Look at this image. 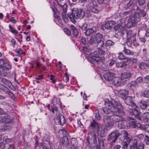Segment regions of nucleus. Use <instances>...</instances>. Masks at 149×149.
Listing matches in <instances>:
<instances>
[{"label":"nucleus","instance_id":"69168bd1","mask_svg":"<svg viewBox=\"0 0 149 149\" xmlns=\"http://www.w3.org/2000/svg\"><path fill=\"white\" fill-rule=\"evenodd\" d=\"M144 95V96L146 97H149V91H145Z\"/></svg>","mask_w":149,"mask_h":149},{"label":"nucleus","instance_id":"bb28decb","mask_svg":"<svg viewBox=\"0 0 149 149\" xmlns=\"http://www.w3.org/2000/svg\"><path fill=\"white\" fill-rule=\"evenodd\" d=\"M6 66H8L6 68L7 69L11 68L10 66L8 63H5L3 60L2 59H0V67H6Z\"/></svg>","mask_w":149,"mask_h":149},{"label":"nucleus","instance_id":"a18cd8bd","mask_svg":"<svg viewBox=\"0 0 149 149\" xmlns=\"http://www.w3.org/2000/svg\"><path fill=\"white\" fill-rule=\"evenodd\" d=\"M8 88L2 84H0V90L3 91L4 92H6Z\"/></svg>","mask_w":149,"mask_h":149},{"label":"nucleus","instance_id":"6e6d98bb","mask_svg":"<svg viewBox=\"0 0 149 149\" xmlns=\"http://www.w3.org/2000/svg\"><path fill=\"white\" fill-rule=\"evenodd\" d=\"M143 81V78L142 77H140L137 78L136 81H135L136 82L140 83L142 82Z\"/></svg>","mask_w":149,"mask_h":149},{"label":"nucleus","instance_id":"473e14b6","mask_svg":"<svg viewBox=\"0 0 149 149\" xmlns=\"http://www.w3.org/2000/svg\"><path fill=\"white\" fill-rule=\"evenodd\" d=\"M108 104V107H103L102 109L103 111L106 114H109L111 112V109H109L110 107V105H109V102Z\"/></svg>","mask_w":149,"mask_h":149},{"label":"nucleus","instance_id":"bf43d9fd","mask_svg":"<svg viewBox=\"0 0 149 149\" xmlns=\"http://www.w3.org/2000/svg\"><path fill=\"white\" fill-rule=\"evenodd\" d=\"M85 13L86 17H89L91 16V15L90 13V12L88 10H86Z\"/></svg>","mask_w":149,"mask_h":149},{"label":"nucleus","instance_id":"b1692460","mask_svg":"<svg viewBox=\"0 0 149 149\" xmlns=\"http://www.w3.org/2000/svg\"><path fill=\"white\" fill-rule=\"evenodd\" d=\"M132 75L131 73L128 72H125L122 73L121 77L122 79H127L130 78Z\"/></svg>","mask_w":149,"mask_h":149},{"label":"nucleus","instance_id":"412c9836","mask_svg":"<svg viewBox=\"0 0 149 149\" xmlns=\"http://www.w3.org/2000/svg\"><path fill=\"white\" fill-rule=\"evenodd\" d=\"M126 120H125L124 118L122 119V120H120V122H119L118 125V128L123 129L126 127Z\"/></svg>","mask_w":149,"mask_h":149},{"label":"nucleus","instance_id":"e433bc0d","mask_svg":"<svg viewBox=\"0 0 149 149\" xmlns=\"http://www.w3.org/2000/svg\"><path fill=\"white\" fill-rule=\"evenodd\" d=\"M111 103H112V104L114 105V106H116V107L117 106H119L120 105V106L121 108H122V109L123 110L124 109V107L122 106L121 104H120V103L117 102L116 101H115L114 100H113L112 101H111Z\"/></svg>","mask_w":149,"mask_h":149},{"label":"nucleus","instance_id":"ea45409f","mask_svg":"<svg viewBox=\"0 0 149 149\" xmlns=\"http://www.w3.org/2000/svg\"><path fill=\"white\" fill-rule=\"evenodd\" d=\"M137 2L138 5L139 6H143V7L145 8V6H144L146 2V0H137Z\"/></svg>","mask_w":149,"mask_h":149},{"label":"nucleus","instance_id":"dca6fc26","mask_svg":"<svg viewBox=\"0 0 149 149\" xmlns=\"http://www.w3.org/2000/svg\"><path fill=\"white\" fill-rule=\"evenodd\" d=\"M115 24L116 23L113 21H108L105 23L104 26L105 29H110L114 26Z\"/></svg>","mask_w":149,"mask_h":149},{"label":"nucleus","instance_id":"3c124183","mask_svg":"<svg viewBox=\"0 0 149 149\" xmlns=\"http://www.w3.org/2000/svg\"><path fill=\"white\" fill-rule=\"evenodd\" d=\"M143 117L145 118L146 119L148 120H149V113H144L143 115Z\"/></svg>","mask_w":149,"mask_h":149},{"label":"nucleus","instance_id":"7c9ffc66","mask_svg":"<svg viewBox=\"0 0 149 149\" xmlns=\"http://www.w3.org/2000/svg\"><path fill=\"white\" fill-rule=\"evenodd\" d=\"M91 11L94 13H97L99 12V10L96 6H93L91 5L90 7Z\"/></svg>","mask_w":149,"mask_h":149},{"label":"nucleus","instance_id":"9d476101","mask_svg":"<svg viewBox=\"0 0 149 149\" xmlns=\"http://www.w3.org/2000/svg\"><path fill=\"white\" fill-rule=\"evenodd\" d=\"M109 105H110V107L109 109H111V112H113V113H120L123 110L122 108L120 109L118 107L114 106L112 103H111L110 102H109Z\"/></svg>","mask_w":149,"mask_h":149},{"label":"nucleus","instance_id":"864d4df0","mask_svg":"<svg viewBox=\"0 0 149 149\" xmlns=\"http://www.w3.org/2000/svg\"><path fill=\"white\" fill-rule=\"evenodd\" d=\"M9 28L10 29V30L11 32L13 33H18V32L17 31L15 30L12 27L11 25L9 26Z\"/></svg>","mask_w":149,"mask_h":149},{"label":"nucleus","instance_id":"4d7b16f0","mask_svg":"<svg viewBox=\"0 0 149 149\" xmlns=\"http://www.w3.org/2000/svg\"><path fill=\"white\" fill-rule=\"evenodd\" d=\"M127 45L129 46H131L132 44V39H128L127 38Z\"/></svg>","mask_w":149,"mask_h":149},{"label":"nucleus","instance_id":"1a4fd4ad","mask_svg":"<svg viewBox=\"0 0 149 149\" xmlns=\"http://www.w3.org/2000/svg\"><path fill=\"white\" fill-rule=\"evenodd\" d=\"M90 127H91L93 131L95 133H98L99 132L100 126L99 124L93 120V122L90 124Z\"/></svg>","mask_w":149,"mask_h":149},{"label":"nucleus","instance_id":"c9c22d12","mask_svg":"<svg viewBox=\"0 0 149 149\" xmlns=\"http://www.w3.org/2000/svg\"><path fill=\"white\" fill-rule=\"evenodd\" d=\"M124 52L126 54L128 55H133L134 54V52L127 49L125 47H124Z\"/></svg>","mask_w":149,"mask_h":149},{"label":"nucleus","instance_id":"de8ad7c7","mask_svg":"<svg viewBox=\"0 0 149 149\" xmlns=\"http://www.w3.org/2000/svg\"><path fill=\"white\" fill-rule=\"evenodd\" d=\"M120 68L125 69L126 68L127 66V64L125 62H120Z\"/></svg>","mask_w":149,"mask_h":149},{"label":"nucleus","instance_id":"7ed1b4c3","mask_svg":"<svg viewBox=\"0 0 149 149\" xmlns=\"http://www.w3.org/2000/svg\"><path fill=\"white\" fill-rule=\"evenodd\" d=\"M0 122L5 123L4 126L0 128L1 130L4 131L10 128L13 124L11 118L8 115H3L0 117Z\"/></svg>","mask_w":149,"mask_h":149},{"label":"nucleus","instance_id":"338daca9","mask_svg":"<svg viewBox=\"0 0 149 149\" xmlns=\"http://www.w3.org/2000/svg\"><path fill=\"white\" fill-rule=\"evenodd\" d=\"M81 41L82 43L84 45H86L87 44L86 40L85 38H82L81 39Z\"/></svg>","mask_w":149,"mask_h":149},{"label":"nucleus","instance_id":"6ab92c4d","mask_svg":"<svg viewBox=\"0 0 149 149\" xmlns=\"http://www.w3.org/2000/svg\"><path fill=\"white\" fill-rule=\"evenodd\" d=\"M111 116L114 122H120V120H122V119L123 118L122 116L116 114H114L113 115Z\"/></svg>","mask_w":149,"mask_h":149},{"label":"nucleus","instance_id":"423d86ee","mask_svg":"<svg viewBox=\"0 0 149 149\" xmlns=\"http://www.w3.org/2000/svg\"><path fill=\"white\" fill-rule=\"evenodd\" d=\"M104 121L105 123V127L107 128H112L114 125V122L111 116H105L104 117Z\"/></svg>","mask_w":149,"mask_h":149},{"label":"nucleus","instance_id":"39448f33","mask_svg":"<svg viewBox=\"0 0 149 149\" xmlns=\"http://www.w3.org/2000/svg\"><path fill=\"white\" fill-rule=\"evenodd\" d=\"M91 57L89 58V60L92 63L95 61L97 62H101L102 63H104V59H102L100 57L101 54L99 52L95 51L90 54Z\"/></svg>","mask_w":149,"mask_h":149},{"label":"nucleus","instance_id":"49530a36","mask_svg":"<svg viewBox=\"0 0 149 149\" xmlns=\"http://www.w3.org/2000/svg\"><path fill=\"white\" fill-rule=\"evenodd\" d=\"M106 45L107 46H112L115 44L114 42L110 40H108L106 42Z\"/></svg>","mask_w":149,"mask_h":149},{"label":"nucleus","instance_id":"680f3d73","mask_svg":"<svg viewBox=\"0 0 149 149\" xmlns=\"http://www.w3.org/2000/svg\"><path fill=\"white\" fill-rule=\"evenodd\" d=\"M146 136L147 139L145 140L144 142L147 145H149V137L147 135H146Z\"/></svg>","mask_w":149,"mask_h":149},{"label":"nucleus","instance_id":"774afa93","mask_svg":"<svg viewBox=\"0 0 149 149\" xmlns=\"http://www.w3.org/2000/svg\"><path fill=\"white\" fill-rule=\"evenodd\" d=\"M54 76L53 75H51L50 77V79L51 80L53 83H55L56 81L55 79H54Z\"/></svg>","mask_w":149,"mask_h":149},{"label":"nucleus","instance_id":"f8f14e48","mask_svg":"<svg viewBox=\"0 0 149 149\" xmlns=\"http://www.w3.org/2000/svg\"><path fill=\"white\" fill-rule=\"evenodd\" d=\"M125 100V103L129 105L132 106H135L136 105L134 102L132 100V97L130 96L127 97L125 99H124Z\"/></svg>","mask_w":149,"mask_h":149},{"label":"nucleus","instance_id":"0e129e2a","mask_svg":"<svg viewBox=\"0 0 149 149\" xmlns=\"http://www.w3.org/2000/svg\"><path fill=\"white\" fill-rule=\"evenodd\" d=\"M121 27L120 25H119L118 24H117V25L116 26H115L114 27V30H115L116 31H117L119 30L120 29Z\"/></svg>","mask_w":149,"mask_h":149},{"label":"nucleus","instance_id":"2eb2a0df","mask_svg":"<svg viewBox=\"0 0 149 149\" xmlns=\"http://www.w3.org/2000/svg\"><path fill=\"white\" fill-rule=\"evenodd\" d=\"M136 109L135 110L134 112V117L136 119L141 120H142V113L139 111V109L137 107V106H136Z\"/></svg>","mask_w":149,"mask_h":149},{"label":"nucleus","instance_id":"79ce46f5","mask_svg":"<svg viewBox=\"0 0 149 149\" xmlns=\"http://www.w3.org/2000/svg\"><path fill=\"white\" fill-rule=\"evenodd\" d=\"M129 143L126 142V141H123L121 143L122 145V148L123 149H126L128 148Z\"/></svg>","mask_w":149,"mask_h":149},{"label":"nucleus","instance_id":"8fccbe9b","mask_svg":"<svg viewBox=\"0 0 149 149\" xmlns=\"http://www.w3.org/2000/svg\"><path fill=\"white\" fill-rule=\"evenodd\" d=\"M129 10L128 11L124 12L123 13V15L125 16H126L129 15H130L132 13V10Z\"/></svg>","mask_w":149,"mask_h":149},{"label":"nucleus","instance_id":"4468645a","mask_svg":"<svg viewBox=\"0 0 149 149\" xmlns=\"http://www.w3.org/2000/svg\"><path fill=\"white\" fill-rule=\"evenodd\" d=\"M127 132L126 131L124 130H122L120 132H119L118 130L117 134V139L118 138L120 140H123L124 139Z\"/></svg>","mask_w":149,"mask_h":149},{"label":"nucleus","instance_id":"20e7f679","mask_svg":"<svg viewBox=\"0 0 149 149\" xmlns=\"http://www.w3.org/2000/svg\"><path fill=\"white\" fill-rule=\"evenodd\" d=\"M140 20V17L136 13L131 15L129 18L127 23V26L128 28H131L135 26L136 23Z\"/></svg>","mask_w":149,"mask_h":149},{"label":"nucleus","instance_id":"5701e85b","mask_svg":"<svg viewBox=\"0 0 149 149\" xmlns=\"http://www.w3.org/2000/svg\"><path fill=\"white\" fill-rule=\"evenodd\" d=\"M126 33L127 34V37L128 39H132L135 36L134 33H133L132 31H126Z\"/></svg>","mask_w":149,"mask_h":149},{"label":"nucleus","instance_id":"4be33fe9","mask_svg":"<svg viewBox=\"0 0 149 149\" xmlns=\"http://www.w3.org/2000/svg\"><path fill=\"white\" fill-rule=\"evenodd\" d=\"M121 81V79L119 77H115L112 81V82L116 86H119L122 84Z\"/></svg>","mask_w":149,"mask_h":149},{"label":"nucleus","instance_id":"4c0bfd02","mask_svg":"<svg viewBox=\"0 0 149 149\" xmlns=\"http://www.w3.org/2000/svg\"><path fill=\"white\" fill-rule=\"evenodd\" d=\"M58 123H60V125H63L65 123V121L64 118V117L63 116L62 118L59 117L57 119Z\"/></svg>","mask_w":149,"mask_h":149},{"label":"nucleus","instance_id":"ddd939ff","mask_svg":"<svg viewBox=\"0 0 149 149\" xmlns=\"http://www.w3.org/2000/svg\"><path fill=\"white\" fill-rule=\"evenodd\" d=\"M118 95L123 99H125L128 94V91L125 90H119L118 91Z\"/></svg>","mask_w":149,"mask_h":149},{"label":"nucleus","instance_id":"c85d7f7f","mask_svg":"<svg viewBox=\"0 0 149 149\" xmlns=\"http://www.w3.org/2000/svg\"><path fill=\"white\" fill-rule=\"evenodd\" d=\"M99 148L101 149H103L104 148V143L103 139L102 137L99 138Z\"/></svg>","mask_w":149,"mask_h":149},{"label":"nucleus","instance_id":"a878e982","mask_svg":"<svg viewBox=\"0 0 149 149\" xmlns=\"http://www.w3.org/2000/svg\"><path fill=\"white\" fill-rule=\"evenodd\" d=\"M0 81H1L4 84L10 88L13 86L11 83L8 80L2 78H1Z\"/></svg>","mask_w":149,"mask_h":149},{"label":"nucleus","instance_id":"6e6552de","mask_svg":"<svg viewBox=\"0 0 149 149\" xmlns=\"http://www.w3.org/2000/svg\"><path fill=\"white\" fill-rule=\"evenodd\" d=\"M117 131L118 130H116L111 132L108 136V140L111 141L112 142L115 143L117 139Z\"/></svg>","mask_w":149,"mask_h":149},{"label":"nucleus","instance_id":"a211bd4d","mask_svg":"<svg viewBox=\"0 0 149 149\" xmlns=\"http://www.w3.org/2000/svg\"><path fill=\"white\" fill-rule=\"evenodd\" d=\"M137 9L138 10V13H136L140 17H144L146 15V13L145 11L143 9H141V8L138 6H137Z\"/></svg>","mask_w":149,"mask_h":149},{"label":"nucleus","instance_id":"9b49d317","mask_svg":"<svg viewBox=\"0 0 149 149\" xmlns=\"http://www.w3.org/2000/svg\"><path fill=\"white\" fill-rule=\"evenodd\" d=\"M115 76L114 73L109 72H107L104 75V79L108 81H113L115 77Z\"/></svg>","mask_w":149,"mask_h":149},{"label":"nucleus","instance_id":"c03bdc74","mask_svg":"<svg viewBox=\"0 0 149 149\" xmlns=\"http://www.w3.org/2000/svg\"><path fill=\"white\" fill-rule=\"evenodd\" d=\"M80 28L83 31H85L87 29L88 24L86 23H84L81 26H79Z\"/></svg>","mask_w":149,"mask_h":149},{"label":"nucleus","instance_id":"f704fd0d","mask_svg":"<svg viewBox=\"0 0 149 149\" xmlns=\"http://www.w3.org/2000/svg\"><path fill=\"white\" fill-rule=\"evenodd\" d=\"M125 136L124 139L126 140L125 141H126V142L130 144L132 140V138L129 136V134L127 132Z\"/></svg>","mask_w":149,"mask_h":149},{"label":"nucleus","instance_id":"f03ea898","mask_svg":"<svg viewBox=\"0 0 149 149\" xmlns=\"http://www.w3.org/2000/svg\"><path fill=\"white\" fill-rule=\"evenodd\" d=\"M103 35L101 33H97L95 36L92 35L88 41V43L90 45L93 44V43L99 45L100 47H102L104 44L103 39Z\"/></svg>","mask_w":149,"mask_h":149},{"label":"nucleus","instance_id":"09e8293b","mask_svg":"<svg viewBox=\"0 0 149 149\" xmlns=\"http://www.w3.org/2000/svg\"><path fill=\"white\" fill-rule=\"evenodd\" d=\"M136 109V107H135L133 109H129V112L131 116H134V112L135 111V110Z\"/></svg>","mask_w":149,"mask_h":149},{"label":"nucleus","instance_id":"cd10ccee","mask_svg":"<svg viewBox=\"0 0 149 149\" xmlns=\"http://www.w3.org/2000/svg\"><path fill=\"white\" fill-rule=\"evenodd\" d=\"M40 145V148H42V149H50V148L49 143L48 142H47L46 143H43Z\"/></svg>","mask_w":149,"mask_h":149},{"label":"nucleus","instance_id":"37998d69","mask_svg":"<svg viewBox=\"0 0 149 149\" xmlns=\"http://www.w3.org/2000/svg\"><path fill=\"white\" fill-rule=\"evenodd\" d=\"M58 4L62 8V9L63 10V12L62 14H64V15H65L66 14L67 12V9L66 8H67V6L66 5H64L62 6L61 4H59L58 3Z\"/></svg>","mask_w":149,"mask_h":149},{"label":"nucleus","instance_id":"58836bf2","mask_svg":"<svg viewBox=\"0 0 149 149\" xmlns=\"http://www.w3.org/2000/svg\"><path fill=\"white\" fill-rule=\"evenodd\" d=\"M71 28L72 30L74 36H77L78 33V31L76 28L73 25L71 26Z\"/></svg>","mask_w":149,"mask_h":149},{"label":"nucleus","instance_id":"603ef678","mask_svg":"<svg viewBox=\"0 0 149 149\" xmlns=\"http://www.w3.org/2000/svg\"><path fill=\"white\" fill-rule=\"evenodd\" d=\"M64 31L65 33L68 36L70 35L71 32L67 28H65L64 29Z\"/></svg>","mask_w":149,"mask_h":149},{"label":"nucleus","instance_id":"a19ab883","mask_svg":"<svg viewBox=\"0 0 149 149\" xmlns=\"http://www.w3.org/2000/svg\"><path fill=\"white\" fill-rule=\"evenodd\" d=\"M133 144L131 146L138 149V142L137 141L136 139L133 140L132 141Z\"/></svg>","mask_w":149,"mask_h":149},{"label":"nucleus","instance_id":"c756f323","mask_svg":"<svg viewBox=\"0 0 149 149\" xmlns=\"http://www.w3.org/2000/svg\"><path fill=\"white\" fill-rule=\"evenodd\" d=\"M86 31L85 34L86 36H89L94 31V30L92 28L87 29Z\"/></svg>","mask_w":149,"mask_h":149},{"label":"nucleus","instance_id":"f3484780","mask_svg":"<svg viewBox=\"0 0 149 149\" xmlns=\"http://www.w3.org/2000/svg\"><path fill=\"white\" fill-rule=\"evenodd\" d=\"M60 141L63 146H65L67 148L69 146V140L67 136H63L62 139Z\"/></svg>","mask_w":149,"mask_h":149},{"label":"nucleus","instance_id":"f257e3e1","mask_svg":"<svg viewBox=\"0 0 149 149\" xmlns=\"http://www.w3.org/2000/svg\"><path fill=\"white\" fill-rule=\"evenodd\" d=\"M85 15V12L81 9H73L71 14H68V16L71 21L74 23L76 22L75 19L78 18L83 19Z\"/></svg>","mask_w":149,"mask_h":149},{"label":"nucleus","instance_id":"5fc2aeb1","mask_svg":"<svg viewBox=\"0 0 149 149\" xmlns=\"http://www.w3.org/2000/svg\"><path fill=\"white\" fill-rule=\"evenodd\" d=\"M144 145L142 143H140L138 145V149H144Z\"/></svg>","mask_w":149,"mask_h":149},{"label":"nucleus","instance_id":"393cba45","mask_svg":"<svg viewBox=\"0 0 149 149\" xmlns=\"http://www.w3.org/2000/svg\"><path fill=\"white\" fill-rule=\"evenodd\" d=\"M118 58L120 60H126V62L130 61L131 59L130 58L126 57L122 53H119V56Z\"/></svg>","mask_w":149,"mask_h":149},{"label":"nucleus","instance_id":"0eeeda50","mask_svg":"<svg viewBox=\"0 0 149 149\" xmlns=\"http://www.w3.org/2000/svg\"><path fill=\"white\" fill-rule=\"evenodd\" d=\"M123 8L126 10L132 9L133 6V1L132 0H125L121 3Z\"/></svg>","mask_w":149,"mask_h":149},{"label":"nucleus","instance_id":"13d9d810","mask_svg":"<svg viewBox=\"0 0 149 149\" xmlns=\"http://www.w3.org/2000/svg\"><path fill=\"white\" fill-rule=\"evenodd\" d=\"M62 17L64 21L66 22H68V19L67 17H66V14L65 15L64 14H62Z\"/></svg>","mask_w":149,"mask_h":149},{"label":"nucleus","instance_id":"aec40b11","mask_svg":"<svg viewBox=\"0 0 149 149\" xmlns=\"http://www.w3.org/2000/svg\"><path fill=\"white\" fill-rule=\"evenodd\" d=\"M135 121H134L126 120V126L127 128H134Z\"/></svg>","mask_w":149,"mask_h":149},{"label":"nucleus","instance_id":"052dcab7","mask_svg":"<svg viewBox=\"0 0 149 149\" xmlns=\"http://www.w3.org/2000/svg\"><path fill=\"white\" fill-rule=\"evenodd\" d=\"M90 4H92L93 5L92 6H96L97 5V3L95 0H91Z\"/></svg>","mask_w":149,"mask_h":149},{"label":"nucleus","instance_id":"2f4dec72","mask_svg":"<svg viewBox=\"0 0 149 149\" xmlns=\"http://www.w3.org/2000/svg\"><path fill=\"white\" fill-rule=\"evenodd\" d=\"M140 107L143 110H146L147 109L146 104L144 103L143 100L140 101Z\"/></svg>","mask_w":149,"mask_h":149},{"label":"nucleus","instance_id":"72a5a7b5","mask_svg":"<svg viewBox=\"0 0 149 149\" xmlns=\"http://www.w3.org/2000/svg\"><path fill=\"white\" fill-rule=\"evenodd\" d=\"M136 83V82L135 81L131 82L127 85V87L128 89H132L133 87L135 86Z\"/></svg>","mask_w":149,"mask_h":149},{"label":"nucleus","instance_id":"e2e57ef3","mask_svg":"<svg viewBox=\"0 0 149 149\" xmlns=\"http://www.w3.org/2000/svg\"><path fill=\"white\" fill-rule=\"evenodd\" d=\"M108 62L109 63V65L110 66H112L115 63V61L113 60H111V61L109 60Z\"/></svg>","mask_w":149,"mask_h":149}]
</instances>
